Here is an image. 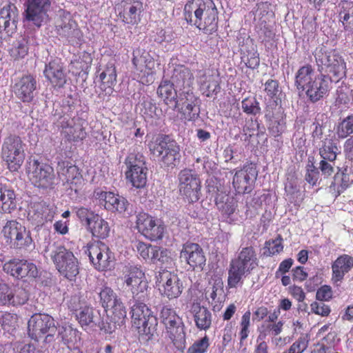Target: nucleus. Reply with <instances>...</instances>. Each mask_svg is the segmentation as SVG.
I'll return each mask as SVG.
<instances>
[{
    "label": "nucleus",
    "mask_w": 353,
    "mask_h": 353,
    "mask_svg": "<svg viewBox=\"0 0 353 353\" xmlns=\"http://www.w3.org/2000/svg\"><path fill=\"white\" fill-rule=\"evenodd\" d=\"M314 55L318 70L321 74L326 73L335 82L345 77V63L336 51L321 46L316 48Z\"/></svg>",
    "instance_id": "f257e3e1"
},
{
    "label": "nucleus",
    "mask_w": 353,
    "mask_h": 353,
    "mask_svg": "<svg viewBox=\"0 0 353 353\" xmlns=\"http://www.w3.org/2000/svg\"><path fill=\"white\" fill-rule=\"evenodd\" d=\"M58 271L72 281L79 274V263L73 253L62 245L52 244L46 249Z\"/></svg>",
    "instance_id": "f03ea898"
},
{
    "label": "nucleus",
    "mask_w": 353,
    "mask_h": 353,
    "mask_svg": "<svg viewBox=\"0 0 353 353\" xmlns=\"http://www.w3.org/2000/svg\"><path fill=\"white\" fill-rule=\"evenodd\" d=\"M256 265V257L253 248H243L239 256L231 262L228 272V285L230 288H235L242 277L253 270Z\"/></svg>",
    "instance_id": "7ed1b4c3"
},
{
    "label": "nucleus",
    "mask_w": 353,
    "mask_h": 353,
    "mask_svg": "<svg viewBox=\"0 0 353 353\" xmlns=\"http://www.w3.org/2000/svg\"><path fill=\"white\" fill-rule=\"evenodd\" d=\"M123 284L132 294V301H146L150 288L144 272L135 266L130 267L121 277Z\"/></svg>",
    "instance_id": "20e7f679"
},
{
    "label": "nucleus",
    "mask_w": 353,
    "mask_h": 353,
    "mask_svg": "<svg viewBox=\"0 0 353 353\" xmlns=\"http://www.w3.org/2000/svg\"><path fill=\"white\" fill-rule=\"evenodd\" d=\"M149 148L154 156L160 158L164 165H175L176 162L179 161V146L169 136L159 135L150 142Z\"/></svg>",
    "instance_id": "39448f33"
},
{
    "label": "nucleus",
    "mask_w": 353,
    "mask_h": 353,
    "mask_svg": "<svg viewBox=\"0 0 353 353\" xmlns=\"http://www.w3.org/2000/svg\"><path fill=\"white\" fill-rule=\"evenodd\" d=\"M25 147L26 144L18 136L10 135L4 139L1 154L10 171H17L22 165L26 157Z\"/></svg>",
    "instance_id": "423d86ee"
},
{
    "label": "nucleus",
    "mask_w": 353,
    "mask_h": 353,
    "mask_svg": "<svg viewBox=\"0 0 353 353\" xmlns=\"http://www.w3.org/2000/svg\"><path fill=\"white\" fill-rule=\"evenodd\" d=\"M126 179L136 188L145 187L147 183L148 168L145 157L139 153H130L125 162Z\"/></svg>",
    "instance_id": "0eeeda50"
},
{
    "label": "nucleus",
    "mask_w": 353,
    "mask_h": 353,
    "mask_svg": "<svg viewBox=\"0 0 353 353\" xmlns=\"http://www.w3.org/2000/svg\"><path fill=\"white\" fill-rule=\"evenodd\" d=\"M29 336L34 340L46 334V339L53 336L57 331L54 319L46 314H34L28 321Z\"/></svg>",
    "instance_id": "6e6552de"
},
{
    "label": "nucleus",
    "mask_w": 353,
    "mask_h": 353,
    "mask_svg": "<svg viewBox=\"0 0 353 353\" xmlns=\"http://www.w3.org/2000/svg\"><path fill=\"white\" fill-rule=\"evenodd\" d=\"M29 177L32 183L42 189H52L55 185L54 169L47 163L33 160L30 164Z\"/></svg>",
    "instance_id": "1a4fd4ad"
},
{
    "label": "nucleus",
    "mask_w": 353,
    "mask_h": 353,
    "mask_svg": "<svg viewBox=\"0 0 353 353\" xmlns=\"http://www.w3.org/2000/svg\"><path fill=\"white\" fill-rule=\"evenodd\" d=\"M180 193L189 203L196 202L201 194V181L192 170H181L178 176Z\"/></svg>",
    "instance_id": "9d476101"
},
{
    "label": "nucleus",
    "mask_w": 353,
    "mask_h": 353,
    "mask_svg": "<svg viewBox=\"0 0 353 353\" xmlns=\"http://www.w3.org/2000/svg\"><path fill=\"white\" fill-rule=\"evenodd\" d=\"M200 10L196 14L195 26L207 34L216 30L218 11L212 0H203Z\"/></svg>",
    "instance_id": "9b49d317"
},
{
    "label": "nucleus",
    "mask_w": 353,
    "mask_h": 353,
    "mask_svg": "<svg viewBox=\"0 0 353 353\" xmlns=\"http://www.w3.org/2000/svg\"><path fill=\"white\" fill-rule=\"evenodd\" d=\"M88 252L90 261L97 270L104 271L113 266L114 256L105 243L94 242L88 245Z\"/></svg>",
    "instance_id": "f8f14e48"
},
{
    "label": "nucleus",
    "mask_w": 353,
    "mask_h": 353,
    "mask_svg": "<svg viewBox=\"0 0 353 353\" xmlns=\"http://www.w3.org/2000/svg\"><path fill=\"white\" fill-rule=\"evenodd\" d=\"M25 19L32 25L40 28L49 20L50 0H27Z\"/></svg>",
    "instance_id": "ddd939ff"
},
{
    "label": "nucleus",
    "mask_w": 353,
    "mask_h": 353,
    "mask_svg": "<svg viewBox=\"0 0 353 353\" xmlns=\"http://www.w3.org/2000/svg\"><path fill=\"white\" fill-rule=\"evenodd\" d=\"M2 233L7 242L9 241L17 248L28 247L32 243L30 231L15 220L7 221L3 228Z\"/></svg>",
    "instance_id": "4468645a"
},
{
    "label": "nucleus",
    "mask_w": 353,
    "mask_h": 353,
    "mask_svg": "<svg viewBox=\"0 0 353 353\" xmlns=\"http://www.w3.org/2000/svg\"><path fill=\"white\" fill-rule=\"evenodd\" d=\"M200 99L194 94L190 88L179 91L174 108H177L185 119L193 121L198 118L200 113Z\"/></svg>",
    "instance_id": "2eb2a0df"
},
{
    "label": "nucleus",
    "mask_w": 353,
    "mask_h": 353,
    "mask_svg": "<svg viewBox=\"0 0 353 353\" xmlns=\"http://www.w3.org/2000/svg\"><path fill=\"white\" fill-rule=\"evenodd\" d=\"M136 228L139 232L151 241L161 239L165 229L160 220L145 212L137 215Z\"/></svg>",
    "instance_id": "dca6fc26"
},
{
    "label": "nucleus",
    "mask_w": 353,
    "mask_h": 353,
    "mask_svg": "<svg viewBox=\"0 0 353 353\" xmlns=\"http://www.w3.org/2000/svg\"><path fill=\"white\" fill-rule=\"evenodd\" d=\"M157 283L163 294L169 299H175L182 292V283L178 276L170 271L163 270L156 276Z\"/></svg>",
    "instance_id": "f3484780"
},
{
    "label": "nucleus",
    "mask_w": 353,
    "mask_h": 353,
    "mask_svg": "<svg viewBox=\"0 0 353 353\" xmlns=\"http://www.w3.org/2000/svg\"><path fill=\"white\" fill-rule=\"evenodd\" d=\"M258 175L255 165L245 164L241 170H236L233 177L232 185L239 194L248 193Z\"/></svg>",
    "instance_id": "a211bd4d"
},
{
    "label": "nucleus",
    "mask_w": 353,
    "mask_h": 353,
    "mask_svg": "<svg viewBox=\"0 0 353 353\" xmlns=\"http://www.w3.org/2000/svg\"><path fill=\"white\" fill-rule=\"evenodd\" d=\"M3 270L17 279H35L39 276L37 265L27 260L14 259L6 262Z\"/></svg>",
    "instance_id": "6ab92c4d"
},
{
    "label": "nucleus",
    "mask_w": 353,
    "mask_h": 353,
    "mask_svg": "<svg viewBox=\"0 0 353 353\" xmlns=\"http://www.w3.org/2000/svg\"><path fill=\"white\" fill-rule=\"evenodd\" d=\"M160 318L172 341L184 339L185 332L181 319L172 308L164 306L161 311Z\"/></svg>",
    "instance_id": "aec40b11"
},
{
    "label": "nucleus",
    "mask_w": 353,
    "mask_h": 353,
    "mask_svg": "<svg viewBox=\"0 0 353 353\" xmlns=\"http://www.w3.org/2000/svg\"><path fill=\"white\" fill-rule=\"evenodd\" d=\"M93 196L99 200L101 204L104 205V208L110 212L124 213L129 205L127 199L114 192L103 191L99 188L96 189L93 192Z\"/></svg>",
    "instance_id": "412c9836"
},
{
    "label": "nucleus",
    "mask_w": 353,
    "mask_h": 353,
    "mask_svg": "<svg viewBox=\"0 0 353 353\" xmlns=\"http://www.w3.org/2000/svg\"><path fill=\"white\" fill-rule=\"evenodd\" d=\"M54 213L53 205L41 200L32 203L28 213V219L33 225L39 227L48 221H52Z\"/></svg>",
    "instance_id": "4be33fe9"
},
{
    "label": "nucleus",
    "mask_w": 353,
    "mask_h": 353,
    "mask_svg": "<svg viewBox=\"0 0 353 353\" xmlns=\"http://www.w3.org/2000/svg\"><path fill=\"white\" fill-rule=\"evenodd\" d=\"M332 81L331 77L321 74L307 87L305 88L303 92H305L310 101L315 103L328 93Z\"/></svg>",
    "instance_id": "5701e85b"
},
{
    "label": "nucleus",
    "mask_w": 353,
    "mask_h": 353,
    "mask_svg": "<svg viewBox=\"0 0 353 353\" xmlns=\"http://www.w3.org/2000/svg\"><path fill=\"white\" fill-rule=\"evenodd\" d=\"M180 258L184 260L193 270H203L205 265V256L203 249L197 243H185L181 251Z\"/></svg>",
    "instance_id": "b1692460"
},
{
    "label": "nucleus",
    "mask_w": 353,
    "mask_h": 353,
    "mask_svg": "<svg viewBox=\"0 0 353 353\" xmlns=\"http://www.w3.org/2000/svg\"><path fill=\"white\" fill-rule=\"evenodd\" d=\"M28 299L27 292L19 287H10L0 283V305H20Z\"/></svg>",
    "instance_id": "393cba45"
},
{
    "label": "nucleus",
    "mask_w": 353,
    "mask_h": 353,
    "mask_svg": "<svg viewBox=\"0 0 353 353\" xmlns=\"http://www.w3.org/2000/svg\"><path fill=\"white\" fill-rule=\"evenodd\" d=\"M37 84V80L33 76L23 75L15 80L13 86L14 92L16 97L23 103H30L35 96Z\"/></svg>",
    "instance_id": "a878e982"
},
{
    "label": "nucleus",
    "mask_w": 353,
    "mask_h": 353,
    "mask_svg": "<svg viewBox=\"0 0 353 353\" xmlns=\"http://www.w3.org/2000/svg\"><path fill=\"white\" fill-rule=\"evenodd\" d=\"M57 173L63 185H68L75 192L81 189L83 179L76 165H68L65 162L59 163Z\"/></svg>",
    "instance_id": "bb28decb"
},
{
    "label": "nucleus",
    "mask_w": 353,
    "mask_h": 353,
    "mask_svg": "<svg viewBox=\"0 0 353 353\" xmlns=\"http://www.w3.org/2000/svg\"><path fill=\"white\" fill-rule=\"evenodd\" d=\"M117 9L123 22L136 24L141 20L143 3L140 0H121Z\"/></svg>",
    "instance_id": "cd10ccee"
},
{
    "label": "nucleus",
    "mask_w": 353,
    "mask_h": 353,
    "mask_svg": "<svg viewBox=\"0 0 353 353\" xmlns=\"http://www.w3.org/2000/svg\"><path fill=\"white\" fill-rule=\"evenodd\" d=\"M196 80L201 91L208 97L216 94L220 90L218 76L210 69L199 70Z\"/></svg>",
    "instance_id": "c85d7f7f"
},
{
    "label": "nucleus",
    "mask_w": 353,
    "mask_h": 353,
    "mask_svg": "<svg viewBox=\"0 0 353 353\" xmlns=\"http://www.w3.org/2000/svg\"><path fill=\"white\" fill-rule=\"evenodd\" d=\"M59 123L62 134L68 141H79L85 138L84 128L74 118L63 116L60 118Z\"/></svg>",
    "instance_id": "c756f323"
},
{
    "label": "nucleus",
    "mask_w": 353,
    "mask_h": 353,
    "mask_svg": "<svg viewBox=\"0 0 353 353\" xmlns=\"http://www.w3.org/2000/svg\"><path fill=\"white\" fill-rule=\"evenodd\" d=\"M19 12L14 4L5 6L0 10V32L4 31L8 36L15 32Z\"/></svg>",
    "instance_id": "7c9ffc66"
},
{
    "label": "nucleus",
    "mask_w": 353,
    "mask_h": 353,
    "mask_svg": "<svg viewBox=\"0 0 353 353\" xmlns=\"http://www.w3.org/2000/svg\"><path fill=\"white\" fill-rule=\"evenodd\" d=\"M76 317L82 327L94 325L107 332H112V327L110 324L106 327L103 321L101 322L99 312L88 305L76 313Z\"/></svg>",
    "instance_id": "2f4dec72"
},
{
    "label": "nucleus",
    "mask_w": 353,
    "mask_h": 353,
    "mask_svg": "<svg viewBox=\"0 0 353 353\" xmlns=\"http://www.w3.org/2000/svg\"><path fill=\"white\" fill-rule=\"evenodd\" d=\"M43 74L53 86L61 88L66 83V74L58 61L54 60L46 64Z\"/></svg>",
    "instance_id": "473e14b6"
},
{
    "label": "nucleus",
    "mask_w": 353,
    "mask_h": 353,
    "mask_svg": "<svg viewBox=\"0 0 353 353\" xmlns=\"http://www.w3.org/2000/svg\"><path fill=\"white\" fill-rule=\"evenodd\" d=\"M353 183V172L347 168L339 170L330 186V192L337 197Z\"/></svg>",
    "instance_id": "72a5a7b5"
},
{
    "label": "nucleus",
    "mask_w": 353,
    "mask_h": 353,
    "mask_svg": "<svg viewBox=\"0 0 353 353\" xmlns=\"http://www.w3.org/2000/svg\"><path fill=\"white\" fill-rule=\"evenodd\" d=\"M170 81L174 84L176 88H179V91L181 92L182 88L183 90L190 88L193 81V75L188 68L184 65H177L173 69Z\"/></svg>",
    "instance_id": "f704fd0d"
},
{
    "label": "nucleus",
    "mask_w": 353,
    "mask_h": 353,
    "mask_svg": "<svg viewBox=\"0 0 353 353\" xmlns=\"http://www.w3.org/2000/svg\"><path fill=\"white\" fill-rule=\"evenodd\" d=\"M133 56L132 63L138 71L143 72L144 75L152 73L155 63L148 52L138 49L134 51Z\"/></svg>",
    "instance_id": "c9c22d12"
},
{
    "label": "nucleus",
    "mask_w": 353,
    "mask_h": 353,
    "mask_svg": "<svg viewBox=\"0 0 353 353\" xmlns=\"http://www.w3.org/2000/svg\"><path fill=\"white\" fill-rule=\"evenodd\" d=\"M353 267V257L343 254L338 257L332 265V281L337 283L342 281L344 275Z\"/></svg>",
    "instance_id": "e433bc0d"
},
{
    "label": "nucleus",
    "mask_w": 353,
    "mask_h": 353,
    "mask_svg": "<svg viewBox=\"0 0 353 353\" xmlns=\"http://www.w3.org/2000/svg\"><path fill=\"white\" fill-rule=\"evenodd\" d=\"M145 301H130L131 314L133 324L136 325L139 321L148 323L149 320H154V316L150 309L145 304Z\"/></svg>",
    "instance_id": "4c0bfd02"
},
{
    "label": "nucleus",
    "mask_w": 353,
    "mask_h": 353,
    "mask_svg": "<svg viewBox=\"0 0 353 353\" xmlns=\"http://www.w3.org/2000/svg\"><path fill=\"white\" fill-rule=\"evenodd\" d=\"M17 208V198L14 191L0 184V212L10 213Z\"/></svg>",
    "instance_id": "58836bf2"
},
{
    "label": "nucleus",
    "mask_w": 353,
    "mask_h": 353,
    "mask_svg": "<svg viewBox=\"0 0 353 353\" xmlns=\"http://www.w3.org/2000/svg\"><path fill=\"white\" fill-rule=\"evenodd\" d=\"M215 203L219 211L227 218H230L234 213L237 206L236 199L224 192L217 193L215 198Z\"/></svg>",
    "instance_id": "ea45409f"
},
{
    "label": "nucleus",
    "mask_w": 353,
    "mask_h": 353,
    "mask_svg": "<svg viewBox=\"0 0 353 353\" xmlns=\"http://www.w3.org/2000/svg\"><path fill=\"white\" fill-rule=\"evenodd\" d=\"M58 34L67 38L68 42L74 44L77 43L81 37V32L77 28V23L72 20H68L67 22L63 21L61 25L57 26Z\"/></svg>",
    "instance_id": "a19ab883"
},
{
    "label": "nucleus",
    "mask_w": 353,
    "mask_h": 353,
    "mask_svg": "<svg viewBox=\"0 0 353 353\" xmlns=\"http://www.w3.org/2000/svg\"><path fill=\"white\" fill-rule=\"evenodd\" d=\"M316 77L312 65H305L297 70L295 74L294 85L299 90L303 91Z\"/></svg>",
    "instance_id": "79ce46f5"
},
{
    "label": "nucleus",
    "mask_w": 353,
    "mask_h": 353,
    "mask_svg": "<svg viewBox=\"0 0 353 353\" xmlns=\"http://www.w3.org/2000/svg\"><path fill=\"white\" fill-rule=\"evenodd\" d=\"M194 321L196 327L201 330H208L212 323V314L205 307L194 304L192 307Z\"/></svg>",
    "instance_id": "37998d69"
},
{
    "label": "nucleus",
    "mask_w": 353,
    "mask_h": 353,
    "mask_svg": "<svg viewBox=\"0 0 353 353\" xmlns=\"http://www.w3.org/2000/svg\"><path fill=\"white\" fill-rule=\"evenodd\" d=\"M174 84L168 80H163L157 89V94L166 104L175 103L177 91L174 88Z\"/></svg>",
    "instance_id": "c03bdc74"
},
{
    "label": "nucleus",
    "mask_w": 353,
    "mask_h": 353,
    "mask_svg": "<svg viewBox=\"0 0 353 353\" xmlns=\"http://www.w3.org/2000/svg\"><path fill=\"white\" fill-rule=\"evenodd\" d=\"M339 153H340L339 148L332 139L325 138L322 141L319 154L323 159L333 162Z\"/></svg>",
    "instance_id": "a18cd8bd"
},
{
    "label": "nucleus",
    "mask_w": 353,
    "mask_h": 353,
    "mask_svg": "<svg viewBox=\"0 0 353 353\" xmlns=\"http://www.w3.org/2000/svg\"><path fill=\"white\" fill-rule=\"evenodd\" d=\"M93 236L105 238L110 232V227L107 221L97 214L88 225Z\"/></svg>",
    "instance_id": "49530a36"
},
{
    "label": "nucleus",
    "mask_w": 353,
    "mask_h": 353,
    "mask_svg": "<svg viewBox=\"0 0 353 353\" xmlns=\"http://www.w3.org/2000/svg\"><path fill=\"white\" fill-rule=\"evenodd\" d=\"M341 6L340 21L345 30H352L353 28V3L344 1L341 3Z\"/></svg>",
    "instance_id": "de8ad7c7"
},
{
    "label": "nucleus",
    "mask_w": 353,
    "mask_h": 353,
    "mask_svg": "<svg viewBox=\"0 0 353 353\" xmlns=\"http://www.w3.org/2000/svg\"><path fill=\"white\" fill-rule=\"evenodd\" d=\"M100 79L103 88H112L117 82V72L114 63L109 61L105 70L100 74Z\"/></svg>",
    "instance_id": "09e8293b"
},
{
    "label": "nucleus",
    "mask_w": 353,
    "mask_h": 353,
    "mask_svg": "<svg viewBox=\"0 0 353 353\" xmlns=\"http://www.w3.org/2000/svg\"><path fill=\"white\" fill-rule=\"evenodd\" d=\"M206 296L212 299L211 304L221 303L224 298L223 283L221 279L214 280L212 285L206 291Z\"/></svg>",
    "instance_id": "8fccbe9b"
},
{
    "label": "nucleus",
    "mask_w": 353,
    "mask_h": 353,
    "mask_svg": "<svg viewBox=\"0 0 353 353\" xmlns=\"http://www.w3.org/2000/svg\"><path fill=\"white\" fill-rule=\"evenodd\" d=\"M335 133L339 139H345L353 134V114L341 121L335 128Z\"/></svg>",
    "instance_id": "3c124183"
},
{
    "label": "nucleus",
    "mask_w": 353,
    "mask_h": 353,
    "mask_svg": "<svg viewBox=\"0 0 353 353\" xmlns=\"http://www.w3.org/2000/svg\"><path fill=\"white\" fill-rule=\"evenodd\" d=\"M108 310L112 313V321L114 324L119 325L126 318L127 312L121 299H118L115 303L110 305Z\"/></svg>",
    "instance_id": "603ef678"
},
{
    "label": "nucleus",
    "mask_w": 353,
    "mask_h": 353,
    "mask_svg": "<svg viewBox=\"0 0 353 353\" xmlns=\"http://www.w3.org/2000/svg\"><path fill=\"white\" fill-rule=\"evenodd\" d=\"M203 0H188L184 7V17L187 22L195 26L196 14L200 10Z\"/></svg>",
    "instance_id": "864d4df0"
},
{
    "label": "nucleus",
    "mask_w": 353,
    "mask_h": 353,
    "mask_svg": "<svg viewBox=\"0 0 353 353\" xmlns=\"http://www.w3.org/2000/svg\"><path fill=\"white\" fill-rule=\"evenodd\" d=\"M99 295L101 305L106 312L110 305L115 303V301L119 299L113 290L108 286L103 287L99 292Z\"/></svg>",
    "instance_id": "5fc2aeb1"
},
{
    "label": "nucleus",
    "mask_w": 353,
    "mask_h": 353,
    "mask_svg": "<svg viewBox=\"0 0 353 353\" xmlns=\"http://www.w3.org/2000/svg\"><path fill=\"white\" fill-rule=\"evenodd\" d=\"M155 325L156 319L154 318V320H149L147 323L143 321H139L137 324L134 325V326L137 327L141 337L144 340L148 341L153 336Z\"/></svg>",
    "instance_id": "6e6d98bb"
},
{
    "label": "nucleus",
    "mask_w": 353,
    "mask_h": 353,
    "mask_svg": "<svg viewBox=\"0 0 353 353\" xmlns=\"http://www.w3.org/2000/svg\"><path fill=\"white\" fill-rule=\"evenodd\" d=\"M282 241L281 236H278L275 239L266 241L263 254L266 256H272L280 253L283 249Z\"/></svg>",
    "instance_id": "4d7b16f0"
},
{
    "label": "nucleus",
    "mask_w": 353,
    "mask_h": 353,
    "mask_svg": "<svg viewBox=\"0 0 353 353\" xmlns=\"http://www.w3.org/2000/svg\"><path fill=\"white\" fill-rule=\"evenodd\" d=\"M243 112L248 114L256 115L261 112L259 103L254 97H247L241 101Z\"/></svg>",
    "instance_id": "13d9d810"
},
{
    "label": "nucleus",
    "mask_w": 353,
    "mask_h": 353,
    "mask_svg": "<svg viewBox=\"0 0 353 353\" xmlns=\"http://www.w3.org/2000/svg\"><path fill=\"white\" fill-rule=\"evenodd\" d=\"M29 50L28 40L23 37L17 41L16 46L11 50V55L15 59L23 58Z\"/></svg>",
    "instance_id": "bf43d9fd"
},
{
    "label": "nucleus",
    "mask_w": 353,
    "mask_h": 353,
    "mask_svg": "<svg viewBox=\"0 0 353 353\" xmlns=\"http://www.w3.org/2000/svg\"><path fill=\"white\" fill-rule=\"evenodd\" d=\"M308 343V336L303 334L292 344L288 350L283 353H303L307 349Z\"/></svg>",
    "instance_id": "052dcab7"
},
{
    "label": "nucleus",
    "mask_w": 353,
    "mask_h": 353,
    "mask_svg": "<svg viewBox=\"0 0 353 353\" xmlns=\"http://www.w3.org/2000/svg\"><path fill=\"white\" fill-rule=\"evenodd\" d=\"M210 346V339L208 336L195 341L193 344L188 347L187 353H205Z\"/></svg>",
    "instance_id": "680f3d73"
},
{
    "label": "nucleus",
    "mask_w": 353,
    "mask_h": 353,
    "mask_svg": "<svg viewBox=\"0 0 353 353\" xmlns=\"http://www.w3.org/2000/svg\"><path fill=\"white\" fill-rule=\"evenodd\" d=\"M273 17V12L271 9V5L267 2L261 3L258 4L257 10H256L255 17H258L261 23H265L270 18Z\"/></svg>",
    "instance_id": "e2e57ef3"
},
{
    "label": "nucleus",
    "mask_w": 353,
    "mask_h": 353,
    "mask_svg": "<svg viewBox=\"0 0 353 353\" xmlns=\"http://www.w3.org/2000/svg\"><path fill=\"white\" fill-rule=\"evenodd\" d=\"M251 312L248 310L246 311L242 316L241 322H240V327L241 330L239 332V336H240V341L241 342L245 340L250 333L249 327L251 324Z\"/></svg>",
    "instance_id": "0e129e2a"
},
{
    "label": "nucleus",
    "mask_w": 353,
    "mask_h": 353,
    "mask_svg": "<svg viewBox=\"0 0 353 353\" xmlns=\"http://www.w3.org/2000/svg\"><path fill=\"white\" fill-rule=\"evenodd\" d=\"M135 246L139 257L150 261L155 246L143 242H137Z\"/></svg>",
    "instance_id": "69168bd1"
},
{
    "label": "nucleus",
    "mask_w": 353,
    "mask_h": 353,
    "mask_svg": "<svg viewBox=\"0 0 353 353\" xmlns=\"http://www.w3.org/2000/svg\"><path fill=\"white\" fill-rule=\"evenodd\" d=\"M17 316L8 312H0V325L3 330L10 331L17 324Z\"/></svg>",
    "instance_id": "338daca9"
},
{
    "label": "nucleus",
    "mask_w": 353,
    "mask_h": 353,
    "mask_svg": "<svg viewBox=\"0 0 353 353\" xmlns=\"http://www.w3.org/2000/svg\"><path fill=\"white\" fill-rule=\"evenodd\" d=\"M59 335L65 344H70L76 341L77 336V331L72 327L68 325L63 327L59 332Z\"/></svg>",
    "instance_id": "774afa93"
}]
</instances>
